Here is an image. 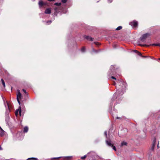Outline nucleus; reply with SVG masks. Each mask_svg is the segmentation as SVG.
Returning a JSON list of instances; mask_svg holds the SVG:
<instances>
[{"label":"nucleus","instance_id":"obj_1","mask_svg":"<svg viewBox=\"0 0 160 160\" xmlns=\"http://www.w3.org/2000/svg\"><path fill=\"white\" fill-rule=\"evenodd\" d=\"M150 34L149 33H146L143 34L142 36L140 38V39L141 40L143 41L147 38L150 36Z\"/></svg>","mask_w":160,"mask_h":160},{"label":"nucleus","instance_id":"obj_2","mask_svg":"<svg viewBox=\"0 0 160 160\" xmlns=\"http://www.w3.org/2000/svg\"><path fill=\"white\" fill-rule=\"evenodd\" d=\"M18 94H17V100L19 104V105L20 104V102L19 100V99H21L22 97V95L20 93V91L19 90L18 91Z\"/></svg>","mask_w":160,"mask_h":160},{"label":"nucleus","instance_id":"obj_3","mask_svg":"<svg viewBox=\"0 0 160 160\" xmlns=\"http://www.w3.org/2000/svg\"><path fill=\"white\" fill-rule=\"evenodd\" d=\"M129 24L132 27L136 28L138 26V23L137 21L133 20V21L130 22Z\"/></svg>","mask_w":160,"mask_h":160},{"label":"nucleus","instance_id":"obj_4","mask_svg":"<svg viewBox=\"0 0 160 160\" xmlns=\"http://www.w3.org/2000/svg\"><path fill=\"white\" fill-rule=\"evenodd\" d=\"M19 109H17L15 111V115L16 116H17L18 115V113H19L20 115L21 113V109L20 107H19Z\"/></svg>","mask_w":160,"mask_h":160},{"label":"nucleus","instance_id":"obj_5","mask_svg":"<svg viewBox=\"0 0 160 160\" xmlns=\"http://www.w3.org/2000/svg\"><path fill=\"white\" fill-rule=\"evenodd\" d=\"M85 38L89 41H92L93 40V38L89 36H86Z\"/></svg>","mask_w":160,"mask_h":160},{"label":"nucleus","instance_id":"obj_6","mask_svg":"<svg viewBox=\"0 0 160 160\" xmlns=\"http://www.w3.org/2000/svg\"><path fill=\"white\" fill-rule=\"evenodd\" d=\"M106 143L107 145H108V146H110V147L113 146V145H112V144L111 143L110 141H108V140H106Z\"/></svg>","mask_w":160,"mask_h":160},{"label":"nucleus","instance_id":"obj_7","mask_svg":"<svg viewBox=\"0 0 160 160\" xmlns=\"http://www.w3.org/2000/svg\"><path fill=\"white\" fill-rule=\"evenodd\" d=\"M51 12V10L49 8L46 9L45 12V13L46 14H50Z\"/></svg>","mask_w":160,"mask_h":160},{"label":"nucleus","instance_id":"obj_8","mask_svg":"<svg viewBox=\"0 0 160 160\" xmlns=\"http://www.w3.org/2000/svg\"><path fill=\"white\" fill-rule=\"evenodd\" d=\"M38 4L39 7H41L43 5V3L42 1L41 0L39 1Z\"/></svg>","mask_w":160,"mask_h":160},{"label":"nucleus","instance_id":"obj_9","mask_svg":"<svg viewBox=\"0 0 160 160\" xmlns=\"http://www.w3.org/2000/svg\"><path fill=\"white\" fill-rule=\"evenodd\" d=\"M4 131L2 129H1V132H0V135L1 136H3L4 134Z\"/></svg>","mask_w":160,"mask_h":160},{"label":"nucleus","instance_id":"obj_10","mask_svg":"<svg viewBox=\"0 0 160 160\" xmlns=\"http://www.w3.org/2000/svg\"><path fill=\"white\" fill-rule=\"evenodd\" d=\"M28 131V127H25L24 128L23 132H27Z\"/></svg>","mask_w":160,"mask_h":160},{"label":"nucleus","instance_id":"obj_11","mask_svg":"<svg viewBox=\"0 0 160 160\" xmlns=\"http://www.w3.org/2000/svg\"><path fill=\"white\" fill-rule=\"evenodd\" d=\"M127 143L125 142H122L121 143V146H123V145H127Z\"/></svg>","mask_w":160,"mask_h":160},{"label":"nucleus","instance_id":"obj_12","mask_svg":"<svg viewBox=\"0 0 160 160\" xmlns=\"http://www.w3.org/2000/svg\"><path fill=\"white\" fill-rule=\"evenodd\" d=\"M1 81H2V84L3 85L4 87H5V82H4V80L2 79H1Z\"/></svg>","mask_w":160,"mask_h":160},{"label":"nucleus","instance_id":"obj_13","mask_svg":"<svg viewBox=\"0 0 160 160\" xmlns=\"http://www.w3.org/2000/svg\"><path fill=\"white\" fill-rule=\"evenodd\" d=\"M151 45L152 46H158L160 47V43H157V44H151Z\"/></svg>","mask_w":160,"mask_h":160},{"label":"nucleus","instance_id":"obj_14","mask_svg":"<svg viewBox=\"0 0 160 160\" xmlns=\"http://www.w3.org/2000/svg\"><path fill=\"white\" fill-rule=\"evenodd\" d=\"M65 158H66L67 160H69L72 158V156H71L66 157H65Z\"/></svg>","mask_w":160,"mask_h":160},{"label":"nucleus","instance_id":"obj_15","mask_svg":"<svg viewBox=\"0 0 160 160\" xmlns=\"http://www.w3.org/2000/svg\"><path fill=\"white\" fill-rule=\"evenodd\" d=\"M29 159H33L34 160H38V159L37 158H29L27 160H29Z\"/></svg>","mask_w":160,"mask_h":160},{"label":"nucleus","instance_id":"obj_16","mask_svg":"<svg viewBox=\"0 0 160 160\" xmlns=\"http://www.w3.org/2000/svg\"><path fill=\"white\" fill-rule=\"evenodd\" d=\"M122 28V27L121 26L118 27L116 29V30H119L121 29Z\"/></svg>","mask_w":160,"mask_h":160},{"label":"nucleus","instance_id":"obj_17","mask_svg":"<svg viewBox=\"0 0 160 160\" xmlns=\"http://www.w3.org/2000/svg\"><path fill=\"white\" fill-rule=\"evenodd\" d=\"M155 141H154V142H153V146H152V150H154V147L155 145Z\"/></svg>","mask_w":160,"mask_h":160},{"label":"nucleus","instance_id":"obj_18","mask_svg":"<svg viewBox=\"0 0 160 160\" xmlns=\"http://www.w3.org/2000/svg\"><path fill=\"white\" fill-rule=\"evenodd\" d=\"M61 3L60 2V3L56 2V3H55V5H56V6H60L61 5Z\"/></svg>","mask_w":160,"mask_h":160},{"label":"nucleus","instance_id":"obj_19","mask_svg":"<svg viewBox=\"0 0 160 160\" xmlns=\"http://www.w3.org/2000/svg\"><path fill=\"white\" fill-rule=\"evenodd\" d=\"M85 48L84 47H83L81 49V51L82 52H84L85 51Z\"/></svg>","mask_w":160,"mask_h":160},{"label":"nucleus","instance_id":"obj_20","mask_svg":"<svg viewBox=\"0 0 160 160\" xmlns=\"http://www.w3.org/2000/svg\"><path fill=\"white\" fill-rule=\"evenodd\" d=\"M86 157V155H84V156L82 157L81 158L82 159H84Z\"/></svg>","mask_w":160,"mask_h":160},{"label":"nucleus","instance_id":"obj_21","mask_svg":"<svg viewBox=\"0 0 160 160\" xmlns=\"http://www.w3.org/2000/svg\"><path fill=\"white\" fill-rule=\"evenodd\" d=\"M112 149H113V150H115V151H116V148L115 147V146H114L113 145V146H112Z\"/></svg>","mask_w":160,"mask_h":160},{"label":"nucleus","instance_id":"obj_22","mask_svg":"<svg viewBox=\"0 0 160 160\" xmlns=\"http://www.w3.org/2000/svg\"><path fill=\"white\" fill-rule=\"evenodd\" d=\"M67 1V0H62V2L64 3H66Z\"/></svg>","mask_w":160,"mask_h":160},{"label":"nucleus","instance_id":"obj_23","mask_svg":"<svg viewBox=\"0 0 160 160\" xmlns=\"http://www.w3.org/2000/svg\"><path fill=\"white\" fill-rule=\"evenodd\" d=\"M61 158V157H58V158H52V159H59Z\"/></svg>","mask_w":160,"mask_h":160},{"label":"nucleus","instance_id":"obj_24","mask_svg":"<svg viewBox=\"0 0 160 160\" xmlns=\"http://www.w3.org/2000/svg\"><path fill=\"white\" fill-rule=\"evenodd\" d=\"M140 45L141 46H146V47H148L149 45H146V44L145 45Z\"/></svg>","mask_w":160,"mask_h":160},{"label":"nucleus","instance_id":"obj_25","mask_svg":"<svg viewBox=\"0 0 160 160\" xmlns=\"http://www.w3.org/2000/svg\"><path fill=\"white\" fill-rule=\"evenodd\" d=\"M119 93V91H117L116 93L114 94V95L116 96L117 94H118Z\"/></svg>","mask_w":160,"mask_h":160},{"label":"nucleus","instance_id":"obj_26","mask_svg":"<svg viewBox=\"0 0 160 160\" xmlns=\"http://www.w3.org/2000/svg\"><path fill=\"white\" fill-rule=\"evenodd\" d=\"M104 134L106 136V137H107V132L106 131H105L104 132Z\"/></svg>","mask_w":160,"mask_h":160},{"label":"nucleus","instance_id":"obj_27","mask_svg":"<svg viewBox=\"0 0 160 160\" xmlns=\"http://www.w3.org/2000/svg\"><path fill=\"white\" fill-rule=\"evenodd\" d=\"M95 44H96V45H99V43L98 42H94Z\"/></svg>","mask_w":160,"mask_h":160},{"label":"nucleus","instance_id":"obj_28","mask_svg":"<svg viewBox=\"0 0 160 160\" xmlns=\"http://www.w3.org/2000/svg\"><path fill=\"white\" fill-rule=\"evenodd\" d=\"M22 91H23V92H24L25 93H27L26 90H25L24 89H22Z\"/></svg>","mask_w":160,"mask_h":160},{"label":"nucleus","instance_id":"obj_29","mask_svg":"<svg viewBox=\"0 0 160 160\" xmlns=\"http://www.w3.org/2000/svg\"><path fill=\"white\" fill-rule=\"evenodd\" d=\"M111 78L112 79H114L115 80H116V79L114 77H113V76H112L111 77Z\"/></svg>","mask_w":160,"mask_h":160},{"label":"nucleus","instance_id":"obj_30","mask_svg":"<svg viewBox=\"0 0 160 160\" xmlns=\"http://www.w3.org/2000/svg\"><path fill=\"white\" fill-rule=\"evenodd\" d=\"M138 55H139L140 56H142L141 55V54L140 52H138Z\"/></svg>","mask_w":160,"mask_h":160},{"label":"nucleus","instance_id":"obj_31","mask_svg":"<svg viewBox=\"0 0 160 160\" xmlns=\"http://www.w3.org/2000/svg\"><path fill=\"white\" fill-rule=\"evenodd\" d=\"M134 52L136 53H138V51H137V50H134Z\"/></svg>","mask_w":160,"mask_h":160},{"label":"nucleus","instance_id":"obj_32","mask_svg":"<svg viewBox=\"0 0 160 160\" xmlns=\"http://www.w3.org/2000/svg\"><path fill=\"white\" fill-rule=\"evenodd\" d=\"M108 0V2H111L112 1V0Z\"/></svg>","mask_w":160,"mask_h":160},{"label":"nucleus","instance_id":"obj_33","mask_svg":"<svg viewBox=\"0 0 160 160\" xmlns=\"http://www.w3.org/2000/svg\"><path fill=\"white\" fill-rule=\"evenodd\" d=\"M55 0H48V1L50 2H52V1H54Z\"/></svg>","mask_w":160,"mask_h":160},{"label":"nucleus","instance_id":"obj_34","mask_svg":"<svg viewBox=\"0 0 160 160\" xmlns=\"http://www.w3.org/2000/svg\"><path fill=\"white\" fill-rule=\"evenodd\" d=\"M119 83H120V84H122V81H120L119 82Z\"/></svg>","mask_w":160,"mask_h":160},{"label":"nucleus","instance_id":"obj_35","mask_svg":"<svg viewBox=\"0 0 160 160\" xmlns=\"http://www.w3.org/2000/svg\"><path fill=\"white\" fill-rule=\"evenodd\" d=\"M2 150V148H1V146H0V150Z\"/></svg>","mask_w":160,"mask_h":160},{"label":"nucleus","instance_id":"obj_36","mask_svg":"<svg viewBox=\"0 0 160 160\" xmlns=\"http://www.w3.org/2000/svg\"><path fill=\"white\" fill-rule=\"evenodd\" d=\"M123 94V92H121V93H120V94H121V95H122Z\"/></svg>","mask_w":160,"mask_h":160},{"label":"nucleus","instance_id":"obj_37","mask_svg":"<svg viewBox=\"0 0 160 160\" xmlns=\"http://www.w3.org/2000/svg\"><path fill=\"white\" fill-rule=\"evenodd\" d=\"M48 22H49L50 23H51V21H49L48 22H47V23Z\"/></svg>","mask_w":160,"mask_h":160},{"label":"nucleus","instance_id":"obj_38","mask_svg":"<svg viewBox=\"0 0 160 160\" xmlns=\"http://www.w3.org/2000/svg\"><path fill=\"white\" fill-rule=\"evenodd\" d=\"M141 57H147V56H141Z\"/></svg>","mask_w":160,"mask_h":160},{"label":"nucleus","instance_id":"obj_39","mask_svg":"<svg viewBox=\"0 0 160 160\" xmlns=\"http://www.w3.org/2000/svg\"><path fill=\"white\" fill-rule=\"evenodd\" d=\"M113 67V66H112L111 67V68H112V67Z\"/></svg>","mask_w":160,"mask_h":160},{"label":"nucleus","instance_id":"obj_40","mask_svg":"<svg viewBox=\"0 0 160 160\" xmlns=\"http://www.w3.org/2000/svg\"><path fill=\"white\" fill-rule=\"evenodd\" d=\"M118 118H118V117H117V119H118Z\"/></svg>","mask_w":160,"mask_h":160},{"label":"nucleus","instance_id":"obj_41","mask_svg":"<svg viewBox=\"0 0 160 160\" xmlns=\"http://www.w3.org/2000/svg\"><path fill=\"white\" fill-rule=\"evenodd\" d=\"M0 129L1 130V129H2L1 128V127H0Z\"/></svg>","mask_w":160,"mask_h":160},{"label":"nucleus","instance_id":"obj_42","mask_svg":"<svg viewBox=\"0 0 160 160\" xmlns=\"http://www.w3.org/2000/svg\"><path fill=\"white\" fill-rule=\"evenodd\" d=\"M158 147H159V146H158Z\"/></svg>","mask_w":160,"mask_h":160},{"label":"nucleus","instance_id":"obj_43","mask_svg":"<svg viewBox=\"0 0 160 160\" xmlns=\"http://www.w3.org/2000/svg\"><path fill=\"white\" fill-rule=\"evenodd\" d=\"M159 60H160V58H159Z\"/></svg>","mask_w":160,"mask_h":160}]
</instances>
